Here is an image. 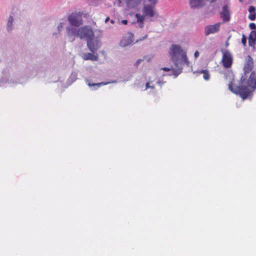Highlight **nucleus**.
I'll list each match as a JSON object with an SVG mask.
<instances>
[{
	"label": "nucleus",
	"instance_id": "21",
	"mask_svg": "<svg viewBox=\"0 0 256 256\" xmlns=\"http://www.w3.org/2000/svg\"><path fill=\"white\" fill-rule=\"evenodd\" d=\"M249 27L252 30H255L256 28V24L254 23H250Z\"/></svg>",
	"mask_w": 256,
	"mask_h": 256
},
{
	"label": "nucleus",
	"instance_id": "10",
	"mask_svg": "<svg viewBox=\"0 0 256 256\" xmlns=\"http://www.w3.org/2000/svg\"><path fill=\"white\" fill-rule=\"evenodd\" d=\"M142 12L145 16L152 18L154 16V8L150 4L144 5L142 8Z\"/></svg>",
	"mask_w": 256,
	"mask_h": 256
},
{
	"label": "nucleus",
	"instance_id": "3",
	"mask_svg": "<svg viewBox=\"0 0 256 256\" xmlns=\"http://www.w3.org/2000/svg\"><path fill=\"white\" fill-rule=\"evenodd\" d=\"M171 60L177 66L178 56H180V60L183 64L188 66L189 62L187 58L186 52L182 49L180 46L176 44L172 46L169 52Z\"/></svg>",
	"mask_w": 256,
	"mask_h": 256
},
{
	"label": "nucleus",
	"instance_id": "1",
	"mask_svg": "<svg viewBox=\"0 0 256 256\" xmlns=\"http://www.w3.org/2000/svg\"><path fill=\"white\" fill-rule=\"evenodd\" d=\"M246 62L244 66V75L240 78L238 86H234L232 81L228 84V88L233 93L239 94L242 100L252 98L253 92L256 89V72H251L246 80V74L250 73L253 68L254 62L251 56H246Z\"/></svg>",
	"mask_w": 256,
	"mask_h": 256
},
{
	"label": "nucleus",
	"instance_id": "14",
	"mask_svg": "<svg viewBox=\"0 0 256 256\" xmlns=\"http://www.w3.org/2000/svg\"><path fill=\"white\" fill-rule=\"evenodd\" d=\"M248 18L251 20H254L256 18V8L252 6H250L248 8Z\"/></svg>",
	"mask_w": 256,
	"mask_h": 256
},
{
	"label": "nucleus",
	"instance_id": "4",
	"mask_svg": "<svg viewBox=\"0 0 256 256\" xmlns=\"http://www.w3.org/2000/svg\"><path fill=\"white\" fill-rule=\"evenodd\" d=\"M88 14L83 12H74L68 17V20L72 26H78L82 24V17H86Z\"/></svg>",
	"mask_w": 256,
	"mask_h": 256
},
{
	"label": "nucleus",
	"instance_id": "29",
	"mask_svg": "<svg viewBox=\"0 0 256 256\" xmlns=\"http://www.w3.org/2000/svg\"><path fill=\"white\" fill-rule=\"evenodd\" d=\"M149 1L151 2H152V3H156V0H149Z\"/></svg>",
	"mask_w": 256,
	"mask_h": 256
},
{
	"label": "nucleus",
	"instance_id": "26",
	"mask_svg": "<svg viewBox=\"0 0 256 256\" xmlns=\"http://www.w3.org/2000/svg\"><path fill=\"white\" fill-rule=\"evenodd\" d=\"M199 56V52L198 51L195 52H194V56L195 58L198 57Z\"/></svg>",
	"mask_w": 256,
	"mask_h": 256
},
{
	"label": "nucleus",
	"instance_id": "19",
	"mask_svg": "<svg viewBox=\"0 0 256 256\" xmlns=\"http://www.w3.org/2000/svg\"><path fill=\"white\" fill-rule=\"evenodd\" d=\"M109 82H99V83H96V84H90V83H88V85L90 86H102V85H106L108 84Z\"/></svg>",
	"mask_w": 256,
	"mask_h": 256
},
{
	"label": "nucleus",
	"instance_id": "30",
	"mask_svg": "<svg viewBox=\"0 0 256 256\" xmlns=\"http://www.w3.org/2000/svg\"><path fill=\"white\" fill-rule=\"evenodd\" d=\"M110 22H111V23L114 24V20H110Z\"/></svg>",
	"mask_w": 256,
	"mask_h": 256
},
{
	"label": "nucleus",
	"instance_id": "18",
	"mask_svg": "<svg viewBox=\"0 0 256 256\" xmlns=\"http://www.w3.org/2000/svg\"><path fill=\"white\" fill-rule=\"evenodd\" d=\"M13 22V18L12 16H10L8 18V22L7 24V29L8 30H12V24Z\"/></svg>",
	"mask_w": 256,
	"mask_h": 256
},
{
	"label": "nucleus",
	"instance_id": "11",
	"mask_svg": "<svg viewBox=\"0 0 256 256\" xmlns=\"http://www.w3.org/2000/svg\"><path fill=\"white\" fill-rule=\"evenodd\" d=\"M127 7L130 9H138L142 0H126Z\"/></svg>",
	"mask_w": 256,
	"mask_h": 256
},
{
	"label": "nucleus",
	"instance_id": "6",
	"mask_svg": "<svg viewBox=\"0 0 256 256\" xmlns=\"http://www.w3.org/2000/svg\"><path fill=\"white\" fill-rule=\"evenodd\" d=\"M222 62L223 66L226 68H229L232 66V56L229 51L226 50L223 52Z\"/></svg>",
	"mask_w": 256,
	"mask_h": 256
},
{
	"label": "nucleus",
	"instance_id": "27",
	"mask_svg": "<svg viewBox=\"0 0 256 256\" xmlns=\"http://www.w3.org/2000/svg\"><path fill=\"white\" fill-rule=\"evenodd\" d=\"M122 23L124 24H128V20H122Z\"/></svg>",
	"mask_w": 256,
	"mask_h": 256
},
{
	"label": "nucleus",
	"instance_id": "20",
	"mask_svg": "<svg viewBox=\"0 0 256 256\" xmlns=\"http://www.w3.org/2000/svg\"><path fill=\"white\" fill-rule=\"evenodd\" d=\"M242 42L244 46H246V37L244 34L242 35Z\"/></svg>",
	"mask_w": 256,
	"mask_h": 256
},
{
	"label": "nucleus",
	"instance_id": "7",
	"mask_svg": "<svg viewBox=\"0 0 256 256\" xmlns=\"http://www.w3.org/2000/svg\"><path fill=\"white\" fill-rule=\"evenodd\" d=\"M87 46L91 52H94L100 47V40H94L93 38L87 40Z\"/></svg>",
	"mask_w": 256,
	"mask_h": 256
},
{
	"label": "nucleus",
	"instance_id": "2",
	"mask_svg": "<svg viewBox=\"0 0 256 256\" xmlns=\"http://www.w3.org/2000/svg\"><path fill=\"white\" fill-rule=\"evenodd\" d=\"M70 36H76L80 39L86 38V40L94 38V32L92 28L90 26H84L76 28H72L68 31Z\"/></svg>",
	"mask_w": 256,
	"mask_h": 256
},
{
	"label": "nucleus",
	"instance_id": "12",
	"mask_svg": "<svg viewBox=\"0 0 256 256\" xmlns=\"http://www.w3.org/2000/svg\"><path fill=\"white\" fill-rule=\"evenodd\" d=\"M248 45L254 48L256 44V31H252L248 36Z\"/></svg>",
	"mask_w": 256,
	"mask_h": 256
},
{
	"label": "nucleus",
	"instance_id": "9",
	"mask_svg": "<svg viewBox=\"0 0 256 256\" xmlns=\"http://www.w3.org/2000/svg\"><path fill=\"white\" fill-rule=\"evenodd\" d=\"M220 15L224 22H228L230 20V12L228 6H224L222 7V11L220 12Z\"/></svg>",
	"mask_w": 256,
	"mask_h": 256
},
{
	"label": "nucleus",
	"instance_id": "25",
	"mask_svg": "<svg viewBox=\"0 0 256 256\" xmlns=\"http://www.w3.org/2000/svg\"><path fill=\"white\" fill-rule=\"evenodd\" d=\"M63 27V24H62V23H60L58 26V30H60V29Z\"/></svg>",
	"mask_w": 256,
	"mask_h": 256
},
{
	"label": "nucleus",
	"instance_id": "5",
	"mask_svg": "<svg viewBox=\"0 0 256 256\" xmlns=\"http://www.w3.org/2000/svg\"><path fill=\"white\" fill-rule=\"evenodd\" d=\"M221 22H217L214 24L207 25L204 27V35L208 36L210 34H214L219 32Z\"/></svg>",
	"mask_w": 256,
	"mask_h": 256
},
{
	"label": "nucleus",
	"instance_id": "28",
	"mask_svg": "<svg viewBox=\"0 0 256 256\" xmlns=\"http://www.w3.org/2000/svg\"><path fill=\"white\" fill-rule=\"evenodd\" d=\"M110 20V18L108 17L106 18L105 20V22H107Z\"/></svg>",
	"mask_w": 256,
	"mask_h": 256
},
{
	"label": "nucleus",
	"instance_id": "22",
	"mask_svg": "<svg viewBox=\"0 0 256 256\" xmlns=\"http://www.w3.org/2000/svg\"><path fill=\"white\" fill-rule=\"evenodd\" d=\"M142 61H143V60H142V59H138V60L136 61V62H135V64H134V66H138L140 64L141 62H142Z\"/></svg>",
	"mask_w": 256,
	"mask_h": 256
},
{
	"label": "nucleus",
	"instance_id": "24",
	"mask_svg": "<svg viewBox=\"0 0 256 256\" xmlns=\"http://www.w3.org/2000/svg\"><path fill=\"white\" fill-rule=\"evenodd\" d=\"M147 37H148L147 34H146V35H145L144 37H142V38H140L139 39V40L141 41V40H144V39H146V38H147ZM138 40L136 42H138Z\"/></svg>",
	"mask_w": 256,
	"mask_h": 256
},
{
	"label": "nucleus",
	"instance_id": "8",
	"mask_svg": "<svg viewBox=\"0 0 256 256\" xmlns=\"http://www.w3.org/2000/svg\"><path fill=\"white\" fill-rule=\"evenodd\" d=\"M215 0H190L191 8L202 7L208 3H212Z\"/></svg>",
	"mask_w": 256,
	"mask_h": 256
},
{
	"label": "nucleus",
	"instance_id": "31",
	"mask_svg": "<svg viewBox=\"0 0 256 256\" xmlns=\"http://www.w3.org/2000/svg\"><path fill=\"white\" fill-rule=\"evenodd\" d=\"M130 36L131 37H133V35L132 34H130Z\"/></svg>",
	"mask_w": 256,
	"mask_h": 256
},
{
	"label": "nucleus",
	"instance_id": "23",
	"mask_svg": "<svg viewBox=\"0 0 256 256\" xmlns=\"http://www.w3.org/2000/svg\"><path fill=\"white\" fill-rule=\"evenodd\" d=\"M148 88H154V86H150V82H146V90Z\"/></svg>",
	"mask_w": 256,
	"mask_h": 256
},
{
	"label": "nucleus",
	"instance_id": "13",
	"mask_svg": "<svg viewBox=\"0 0 256 256\" xmlns=\"http://www.w3.org/2000/svg\"><path fill=\"white\" fill-rule=\"evenodd\" d=\"M182 67H178L176 68H170L166 67H164L162 68V70L165 72H169L171 70H172L173 72V74L175 77H176L180 74L182 72Z\"/></svg>",
	"mask_w": 256,
	"mask_h": 256
},
{
	"label": "nucleus",
	"instance_id": "17",
	"mask_svg": "<svg viewBox=\"0 0 256 256\" xmlns=\"http://www.w3.org/2000/svg\"><path fill=\"white\" fill-rule=\"evenodd\" d=\"M199 74H203V78L206 80H208L210 78V74L208 70H202L198 72Z\"/></svg>",
	"mask_w": 256,
	"mask_h": 256
},
{
	"label": "nucleus",
	"instance_id": "32",
	"mask_svg": "<svg viewBox=\"0 0 256 256\" xmlns=\"http://www.w3.org/2000/svg\"><path fill=\"white\" fill-rule=\"evenodd\" d=\"M74 38H72V42L74 41Z\"/></svg>",
	"mask_w": 256,
	"mask_h": 256
},
{
	"label": "nucleus",
	"instance_id": "16",
	"mask_svg": "<svg viewBox=\"0 0 256 256\" xmlns=\"http://www.w3.org/2000/svg\"><path fill=\"white\" fill-rule=\"evenodd\" d=\"M144 16L141 14L140 13L136 14V22L140 24V28L144 26Z\"/></svg>",
	"mask_w": 256,
	"mask_h": 256
},
{
	"label": "nucleus",
	"instance_id": "15",
	"mask_svg": "<svg viewBox=\"0 0 256 256\" xmlns=\"http://www.w3.org/2000/svg\"><path fill=\"white\" fill-rule=\"evenodd\" d=\"M84 60H91L92 61H96L98 60L97 55H94L90 53H86L82 56Z\"/></svg>",
	"mask_w": 256,
	"mask_h": 256
}]
</instances>
